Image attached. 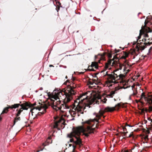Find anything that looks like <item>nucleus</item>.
<instances>
[{
	"label": "nucleus",
	"instance_id": "obj_47",
	"mask_svg": "<svg viewBox=\"0 0 152 152\" xmlns=\"http://www.w3.org/2000/svg\"><path fill=\"white\" fill-rule=\"evenodd\" d=\"M146 39H147H147H148V40H149V38H147Z\"/></svg>",
	"mask_w": 152,
	"mask_h": 152
},
{
	"label": "nucleus",
	"instance_id": "obj_49",
	"mask_svg": "<svg viewBox=\"0 0 152 152\" xmlns=\"http://www.w3.org/2000/svg\"><path fill=\"white\" fill-rule=\"evenodd\" d=\"M65 78H66V79H67V76H66Z\"/></svg>",
	"mask_w": 152,
	"mask_h": 152
},
{
	"label": "nucleus",
	"instance_id": "obj_10",
	"mask_svg": "<svg viewBox=\"0 0 152 152\" xmlns=\"http://www.w3.org/2000/svg\"><path fill=\"white\" fill-rule=\"evenodd\" d=\"M53 98H49L51 101L50 105L51 107L53 108V109L55 110L56 111L58 110H60L61 111H62L63 110H62V107H61L60 105L61 103V101L60 100L57 101L54 103V102L55 100L52 99Z\"/></svg>",
	"mask_w": 152,
	"mask_h": 152
},
{
	"label": "nucleus",
	"instance_id": "obj_18",
	"mask_svg": "<svg viewBox=\"0 0 152 152\" xmlns=\"http://www.w3.org/2000/svg\"><path fill=\"white\" fill-rule=\"evenodd\" d=\"M51 140V137H49L47 140H46V141L47 142V143H48V144H45V143H43L42 144V145L43 146H44V147L45 146L48 145L49 143H50V141H49L50 140ZM52 142V141H51V142H50V143H51ZM44 149V148H42V149L41 150H40V151H42L43 150V149ZM40 151V150H38L37 151V152H39Z\"/></svg>",
	"mask_w": 152,
	"mask_h": 152
},
{
	"label": "nucleus",
	"instance_id": "obj_30",
	"mask_svg": "<svg viewBox=\"0 0 152 152\" xmlns=\"http://www.w3.org/2000/svg\"><path fill=\"white\" fill-rule=\"evenodd\" d=\"M107 101V99L106 98H105L104 97V99H102V101L104 103H106Z\"/></svg>",
	"mask_w": 152,
	"mask_h": 152
},
{
	"label": "nucleus",
	"instance_id": "obj_27",
	"mask_svg": "<svg viewBox=\"0 0 152 152\" xmlns=\"http://www.w3.org/2000/svg\"><path fill=\"white\" fill-rule=\"evenodd\" d=\"M143 138H144V139L145 140V142L146 143H147L148 142V135H146L145 136H144V137H143Z\"/></svg>",
	"mask_w": 152,
	"mask_h": 152
},
{
	"label": "nucleus",
	"instance_id": "obj_37",
	"mask_svg": "<svg viewBox=\"0 0 152 152\" xmlns=\"http://www.w3.org/2000/svg\"><path fill=\"white\" fill-rule=\"evenodd\" d=\"M91 80L94 83H95V82L96 81V80L94 79H92Z\"/></svg>",
	"mask_w": 152,
	"mask_h": 152
},
{
	"label": "nucleus",
	"instance_id": "obj_25",
	"mask_svg": "<svg viewBox=\"0 0 152 152\" xmlns=\"http://www.w3.org/2000/svg\"><path fill=\"white\" fill-rule=\"evenodd\" d=\"M113 53H113V52L112 51L110 53H107V55L108 58H111L112 57V54Z\"/></svg>",
	"mask_w": 152,
	"mask_h": 152
},
{
	"label": "nucleus",
	"instance_id": "obj_50",
	"mask_svg": "<svg viewBox=\"0 0 152 152\" xmlns=\"http://www.w3.org/2000/svg\"><path fill=\"white\" fill-rule=\"evenodd\" d=\"M125 67H124V70L125 71Z\"/></svg>",
	"mask_w": 152,
	"mask_h": 152
},
{
	"label": "nucleus",
	"instance_id": "obj_56",
	"mask_svg": "<svg viewBox=\"0 0 152 152\" xmlns=\"http://www.w3.org/2000/svg\"><path fill=\"white\" fill-rule=\"evenodd\" d=\"M114 99L115 101V100H115V99Z\"/></svg>",
	"mask_w": 152,
	"mask_h": 152
},
{
	"label": "nucleus",
	"instance_id": "obj_15",
	"mask_svg": "<svg viewBox=\"0 0 152 152\" xmlns=\"http://www.w3.org/2000/svg\"><path fill=\"white\" fill-rule=\"evenodd\" d=\"M119 88H118L116 87L115 88V90L114 91H112L110 92V94H107L106 96V97L107 98H113L114 96V95L116 93V91L119 90Z\"/></svg>",
	"mask_w": 152,
	"mask_h": 152
},
{
	"label": "nucleus",
	"instance_id": "obj_53",
	"mask_svg": "<svg viewBox=\"0 0 152 152\" xmlns=\"http://www.w3.org/2000/svg\"><path fill=\"white\" fill-rule=\"evenodd\" d=\"M144 111V109H143L142 110V111Z\"/></svg>",
	"mask_w": 152,
	"mask_h": 152
},
{
	"label": "nucleus",
	"instance_id": "obj_26",
	"mask_svg": "<svg viewBox=\"0 0 152 152\" xmlns=\"http://www.w3.org/2000/svg\"><path fill=\"white\" fill-rule=\"evenodd\" d=\"M141 97H142V98H144V99H145V101L146 100V98H148V97L145 96V92H142V93L141 95Z\"/></svg>",
	"mask_w": 152,
	"mask_h": 152
},
{
	"label": "nucleus",
	"instance_id": "obj_6",
	"mask_svg": "<svg viewBox=\"0 0 152 152\" xmlns=\"http://www.w3.org/2000/svg\"><path fill=\"white\" fill-rule=\"evenodd\" d=\"M26 102L30 104V107L29 108H31L30 112L31 113V114L32 116L33 115V113H34V111L35 109L36 110H38L39 111H41L42 108L44 110L43 111L41 112H39L37 114L38 115H41L46 112V110L48 108V106L44 103L40 104V103L39 102L38 103L39 104V105H38L36 106H34L37 105L36 103L32 104L30 102Z\"/></svg>",
	"mask_w": 152,
	"mask_h": 152
},
{
	"label": "nucleus",
	"instance_id": "obj_41",
	"mask_svg": "<svg viewBox=\"0 0 152 152\" xmlns=\"http://www.w3.org/2000/svg\"><path fill=\"white\" fill-rule=\"evenodd\" d=\"M143 98H142V97H141V98H140V99L139 100V101L141 103H143L142 102H141L140 101L142 100Z\"/></svg>",
	"mask_w": 152,
	"mask_h": 152
},
{
	"label": "nucleus",
	"instance_id": "obj_11",
	"mask_svg": "<svg viewBox=\"0 0 152 152\" xmlns=\"http://www.w3.org/2000/svg\"><path fill=\"white\" fill-rule=\"evenodd\" d=\"M139 44V43H137V44L136 46V48L137 49V51H136V50H134L132 52V55H134V56H136L138 55V52H139V50H143L145 48V45H142V44H143L142 43L140 42V44H139V45H138V44ZM134 58L135 57L134 56L133 58Z\"/></svg>",
	"mask_w": 152,
	"mask_h": 152
},
{
	"label": "nucleus",
	"instance_id": "obj_34",
	"mask_svg": "<svg viewBox=\"0 0 152 152\" xmlns=\"http://www.w3.org/2000/svg\"><path fill=\"white\" fill-rule=\"evenodd\" d=\"M149 111H152V106H150L149 107Z\"/></svg>",
	"mask_w": 152,
	"mask_h": 152
},
{
	"label": "nucleus",
	"instance_id": "obj_42",
	"mask_svg": "<svg viewBox=\"0 0 152 152\" xmlns=\"http://www.w3.org/2000/svg\"><path fill=\"white\" fill-rule=\"evenodd\" d=\"M44 111V110H43V108H42V109H41V111H40V112H42V111Z\"/></svg>",
	"mask_w": 152,
	"mask_h": 152
},
{
	"label": "nucleus",
	"instance_id": "obj_4",
	"mask_svg": "<svg viewBox=\"0 0 152 152\" xmlns=\"http://www.w3.org/2000/svg\"><path fill=\"white\" fill-rule=\"evenodd\" d=\"M123 55L121 57H120V56L118 57V54H117L116 55H115L113 59H109L107 61V62L105 63V65L104 67V69L103 71H104L106 70L107 69H110L111 68L110 67V66H114L117 68L116 70H114L115 72L119 69L121 70L122 69V67L124 66V65L119 62L118 61L119 60V58H120V59H126L128 56L129 54V53L123 51Z\"/></svg>",
	"mask_w": 152,
	"mask_h": 152
},
{
	"label": "nucleus",
	"instance_id": "obj_7",
	"mask_svg": "<svg viewBox=\"0 0 152 152\" xmlns=\"http://www.w3.org/2000/svg\"><path fill=\"white\" fill-rule=\"evenodd\" d=\"M115 110V107H107L105 108L104 111L100 110L99 111L98 113L96 114V117L97 118H94L93 119L90 120L89 121H90L91 122L92 124L93 123H94L95 121L98 122L96 124L95 126V127L96 128H98L99 126L98 123L100 122L99 121V120L101 119V117L102 116H103V118H104V117H105V116H103V114L105 112H113Z\"/></svg>",
	"mask_w": 152,
	"mask_h": 152
},
{
	"label": "nucleus",
	"instance_id": "obj_48",
	"mask_svg": "<svg viewBox=\"0 0 152 152\" xmlns=\"http://www.w3.org/2000/svg\"><path fill=\"white\" fill-rule=\"evenodd\" d=\"M150 118H148V120L150 121Z\"/></svg>",
	"mask_w": 152,
	"mask_h": 152
},
{
	"label": "nucleus",
	"instance_id": "obj_54",
	"mask_svg": "<svg viewBox=\"0 0 152 152\" xmlns=\"http://www.w3.org/2000/svg\"><path fill=\"white\" fill-rule=\"evenodd\" d=\"M125 137H124L123 138V139H125Z\"/></svg>",
	"mask_w": 152,
	"mask_h": 152
},
{
	"label": "nucleus",
	"instance_id": "obj_57",
	"mask_svg": "<svg viewBox=\"0 0 152 152\" xmlns=\"http://www.w3.org/2000/svg\"><path fill=\"white\" fill-rule=\"evenodd\" d=\"M118 68H119V66H118Z\"/></svg>",
	"mask_w": 152,
	"mask_h": 152
},
{
	"label": "nucleus",
	"instance_id": "obj_5",
	"mask_svg": "<svg viewBox=\"0 0 152 152\" xmlns=\"http://www.w3.org/2000/svg\"><path fill=\"white\" fill-rule=\"evenodd\" d=\"M114 71L111 72V74H108V72H106V74L104 75L107 80L106 83H113L114 84L118 83V80H121L120 82L124 83L125 81L124 79L126 77V75L122 74L115 73Z\"/></svg>",
	"mask_w": 152,
	"mask_h": 152
},
{
	"label": "nucleus",
	"instance_id": "obj_40",
	"mask_svg": "<svg viewBox=\"0 0 152 152\" xmlns=\"http://www.w3.org/2000/svg\"><path fill=\"white\" fill-rule=\"evenodd\" d=\"M115 53H117L118 52H119V51H120V50H116V49H115Z\"/></svg>",
	"mask_w": 152,
	"mask_h": 152
},
{
	"label": "nucleus",
	"instance_id": "obj_8",
	"mask_svg": "<svg viewBox=\"0 0 152 152\" xmlns=\"http://www.w3.org/2000/svg\"><path fill=\"white\" fill-rule=\"evenodd\" d=\"M15 104H18V107H16V108H18L19 106L21 107L19 109H17L16 110L17 113L15 114V116H19L23 110H27L30 107V104L25 101L23 102V103H22V102L20 101L19 103L15 104Z\"/></svg>",
	"mask_w": 152,
	"mask_h": 152
},
{
	"label": "nucleus",
	"instance_id": "obj_3",
	"mask_svg": "<svg viewBox=\"0 0 152 152\" xmlns=\"http://www.w3.org/2000/svg\"><path fill=\"white\" fill-rule=\"evenodd\" d=\"M86 96L85 94L80 95L76 100L75 101L73 110H77L78 113L83 114V111L86 112V107L89 108L90 106L93 104L94 101L93 100H89L86 99L87 97L83 98V96Z\"/></svg>",
	"mask_w": 152,
	"mask_h": 152
},
{
	"label": "nucleus",
	"instance_id": "obj_12",
	"mask_svg": "<svg viewBox=\"0 0 152 152\" xmlns=\"http://www.w3.org/2000/svg\"><path fill=\"white\" fill-rule=\"evenodd\" d=\"M93 67L96 69H97L98 67V64L97 62H92L90 66H89L87 71H94L95 70Z\"/></svg>",
	"mask_w": 152,
	"mask_h": 152
},
{
	"label": "nucleus",
	"instance_id": "obj_14",
	"mask_svg": "<svg viewBox=\"0 0 152 152\" xmlns=\"http://www.w3.org/2000/svg\"><path fill=\"white\" fill-rule=\"evenodd\" d=\"M148 24V25H151V27H152V23L151 22L147 21L146 20L145 22V26H143L144 29L147 32H150L152 31L151 29L149 27H147L146 26V25Z\"/></svg>",
	"mask_w": 152,
	"mask_h": 152
},
{
	"label": "nucleus",
	"instance_id": "obj_46",
	"mask_svg": "<svg viewBox=\"0 0 152 152\" xmlns=\"http://www.w3.org/2000/svg\"><path fill=\"white\" fill-rule=\"evenodd\" d=\"M2 120V118L1 116H0V120Z\"/></svg>",
	"mask_w": 152,
	"mask_h": 152
},
{
	"label": "nucleus",
	"instance_id": "obj_21",
	"mask_svg": "<svg viewBox=\"0 0 152 152\" xmlns=\"http://www.w3.org/2000/svg\"><path fill=\"white\" fill-rule=\"evenodd\" d=\"M72 110L70 112L71 114L72 115H75L77 113L78 114V116H79L80 115L79 114H80V113H78L77 111V110Z\"/></svg>",
	"mask_w": 152,
	"mask_h": 152
},
{
	"label": "nucleus",
	"instance_id": "obj_55",
	"mask_svg": "<svg viewBox=\"0 0 152 152\" xmlns=\"http://www.w3.org/2000/svg\"><path fill=\"white\" fill-rule=\"evenodd\" d=\"M146 57V56H145L144 57Z\"/></svg>",
	"mask_w": 152,
	"mask_h": 152
},
{
	"label": "nucleus",
	"instance_id": "obj_58",
	"mask_svg": "<svg viewBox=\"0 0 152 152\" xmlns=\"http://www.w3.org/2000/svg\"><path fill=\"white\" fill-rule=\"evenodd\" d=\"M125 62H126V61H125Z\"/></svg>",
	"mask_w": 152,
	"mask_h": 152
},
{
	"label": "nucleus",
	"instance_id": "obj_23",
	"mask_svg": "<svg viewBox=\"0 0 152 152\" xmlns=\"http://www.w3.org/2000/svg\"><path fill=\"white\" fill-rule=\"evenodd\" d=\"M121 106V103H118L116 104L114 107H115V109L117 110H118L119 108Z\"/></svg>",
	"mask_w": 152,
	"mask_h": 152
},
{
	"label": "nucleus",
	"instance_id": "obj_20",
	"mask_svg": "<svg viewBox=\"0 0 152 152\" xmlns=\"http://www.w3.org/2000/svg\"><path fill=\"white\" fill-rule=\"evenodd\" d=\"M145 102H147L150 105L152 104V98L151 97V98H146Z\"/></svg>",
	"mask_w": 152,
	"mask_h": 152
},
{
	"label": "nucleus",
	"instance_id": "obj_2",
	"mask_svg": "<svg viewBox=\"0 0 152 152\" xmlns=\"http://www.w3.org/2000/svg\"><path fill=\"white\" fill-rule=\"evenodd\" d=\"M84 124L88 125L86 128L83 126H79L73 129L72 131L67 135L68 137L70 138L69 142H73L75 145H78L80 146L82 145V140L80 136L81 133L82 132L86 137H88L90 134L94 133L96 131L95 128H92L94 124L92 123L89 120L86 121Z\"/></svg>",
	"mask_w": 152,
	"mask_h": 152
},
{
	"label": "nucleus",
	"instance_id": "obj_29",
	"mask_svg": "<svg viewBox=\"0 0 152 152\" xmlns=\"http://www.w3.org/2000/svg\"><path fill=\"white\" fill-rule=\"evenodd\" d=\"M58 126V123L57 122H56L55 123L54 125L53 126L54 128H57Z\"/></svg>",
	"mask_w": 152,
	"mask_h": 152
},
{
	"label": "nucleus",
	"instance_id": "obj_44",
	"mask_svg": "<svg viewBox=\"0 0 152 152\" xmlns=\"http://www.w3.org/2000/svg\"><path fill=\"white\" fill-rule=\"evenodd\" d=\"M148 96V97H150L152 98V95H149Z\"/></svg>",
	"mask_w": 152,
	"mask_h": 152
},
{
	"label": "nucleus",
	"instance_id": "obj_32",
	"mask_svg": "<svg viewBox=\"0 0 152 152\" xmlns=\"http://www.w3.org/2000/svg\"><path fill=\"white\" fill-rule=\"evenodd\" d=\"M137 90H136L135 91H134L133 93L132 94L131 96H134L137 94Z\"/></svg>",
	"mask_w": 152,
	"mask_h": 152
},
{
	"label": "nucleus",
	"instance_id": "obj_39",
	"mask_svg": "<svg viewBox=\"0 0 152 152\" xmlns=\"http://www.w3.org/2000/svg\"><path fill=\"white\" fill-rule=\"evenodd\" d=\"M151 49H152V47H151L150 49H149V52H148V53L147 54H149V53H150V52H151Z\"/></svg>",
	"mask_w": 152,
	"mask_h": 152
},
{
	"label": "nucleus",
	"instance_id": "obj_31",
	"mask_svg": "<svg viewBox=\"0 0 152 152\" xmlns=\"http://www.w3.org/2000/svg\"><path fill=\"white\" fill-rule=\"evenodd\" d=\"M128 132H121L120 133L121 134H124V136H125L126 135V134L128 133Z\"/></svg>",
	"mask_w": 152,
	"mask_h": 152
},
{
	"label": "nucleus",
	"instance_id": "obj_33",
	"mask_svg": "<svg viewBox=\"0 0 152 152\" xmlns=\"http://www.w3.org/2000/svg\"><path fill=\"white\" fill-rule=\"evenodd\" d=\"M94 83L93 82L89 80L88 82V84H90L91 85H93L94 84Z\"/></svg>",
	"mask_w": 152,
	"mask_h": 152
},
{
	"label": "nucleus",
	"instance_id": "obj_17",
	"mask_svg": "<svg viewBox=\"0 0 152 152\" xmlns=\"http://www.w3.org/2000/svg\"><path fill=\"white\" fill-rule=\"evenodd\" d=\"M69 6V3L68 1H64L63 4V7L65 8L66 9L68 8Z\"/></svg>",
	"mask_w": 152,
	"mask_h": 152
},
{
	"label": "nucleus",
	"instance_id": "obj_45",
	"mask_svg": "<svg viewBox=\"0 0 152 152\" xmlns=\"http://www.w3.org/2000/svg\"><path fill=\"white\" fill-rule=\"evenodd\" d=\"M150 121H151V122L152 123V119H151V118H150Z\"/></svg>",
	"mask_w": 152,
	"mask_h": 152
},
{
	"label": "nucleus",
	"instance_id": "obj_22",
	"mask_svg": "<svg viewBox=\"0 0 152 152\" xmlns=\"http://www.w3.org/2000/svg\"><path fill=\"white\" fill-rule=\"evenodd\" d=\"M56 4L57 6L58 7V10H57V11H58V10H59L60 7H63V5L61 6V3L59 1L57 2Z\"/></svg>",
	"mask_w": 152,
	"mask_h": 152
},
{
	"label": "nucleus",
	"instance_id": "obj_36",
	"mask_svg": "<svg viewBox=\"0 0 152 152\" xmlns=\"http://www.w3.org/2000/svg\"><path fill=\"white\" fill-rule=\"evenodd\" d=\"M126 126H123L122 127V129H123V130L124 132L125 131H126L127 130V129H126V128L125 127Z\"/></svg>",
	"mask_w": 152,
	"mask_h": 152
},
{
	"label": "nucleus",
	"instance_id": "obj_16",
	"mask_svg": "<svg viewBox=\"0 0 152 152\" xmlns=\"http://www.w3.org/2000/svg\"><path fill=\"white\" fill-rule=\"evenodd\" d=\"M63 102L64 104H61V107H62L61 110H63L62 112L64 111V109H68L69 108V107L66 104L67 102Z\"/></svg>",
	"mask_w": 152,
	"mask_h": 152
},
{
	"label": "nucleus",
	"instance_id": "obj_24",
	"mask_svg": "<svg viewBox=\"0 0 152 152\" xmlns=\"http://www.w3.org/2000/svg\"><path fill=\"white\" fill-rule=\"evenodd\" d=\"M106 54V53H104L102 54H101L100 56V58L101 60H105V56Z\"/></svg>",
	"mask_w": 152,
	"mask_h": 152
},
{
	"label": "nucleus",
	"instance_id": "obj_9",
	"mask_svg": "<svg viewBox=\"0 0 152 152\" xmlns=\"http://www.w3.org/2000/svg\"><path fill=\"white\" fill-rule=\"evenodd\" d=\"M142 29L140 30V35L138 37L137 41H138V39H139L140 38L141 35L143 34L144 35V37H145V38L143 39L142 40V41L144 42V43H143V45H145V46L146 45H150L151 44H152V43L151 42H146V41L148 42L147 41L146 38L148 37V35L147 34V33L148 32H147L146 30L144 29L143 26H142Z\"/></svg>",
	"mask_w": 152,
	"mask_h": 152
},
{
	"label": "nucleus",
	"instance_id": "obj_1",
	"mask_svg": "<svg viewBox=\"0 0 152 152\" xmlns=\"http://www.w3.org/2000/svg\"><path fill=\"white\" fill-rule=\"evenodd\" d=\"M67 85V87L62 90L56 91L51 93L49 92L48 93L49 98H52L57 100V99H61L64 102H68L72 99V96L75 95L77 92L75 89L77 86L75 83L69 80L67 81L64 83Z\"/></svg>",
	"mask_w": 152,
	"mask_h": 152
},
{
	"label": "nucleus",
	"instance_id": "obj_28",
	"mask_svg": "<svg viewBox=\"0 0 152 152\" xmlns=\"http://www.w3.org/2000/svg\"><path fill=\"white\" fill-rule=\"evenodd\" d=\"M69 146H70V147L72 146V147L73 148V152H74L75 151V149L76 148V146L74 145H72V144H69Z\"/></svg>",
	"mask_w": 152,
	"mask_h": 152
},
{
	"label": "nucleus",
	"instance_id": "obj_52",
	"mask_svg": "<svg viewBox=\"0 0 152 152\" xmlns=\"http://www.w3.org/2000/svg\"><path fill=\"white\" fill-rule=\"evenodd\" d=\"M136 43V42H135L134 43V45Z\"/></svg>",
	"mask_w": 152,
	"mask_h": 152
},
{
	"label": "nucleus",
	"instance_id": "obj_35",
	"mask_svg": "<svg viewBox=\"0 0 152 152\" xmlns=\"http://www.w3.org/2000/svg\"><path fill=\"white\" fill-rule=\"evenodd\" d=\"M133 132H132L131 134H130L129 136L128 137H133Z\"/></svg>",
	"mask_w": 152,
	"mask_h": 152
},
{
	"label": "nucleus",
	"instance_id": "obj_19",
	"mask_svg": "<svg viewBox=\"0 0 152 152\" xmlns=\"http://www.w3.org/2000/svg\"><path fill=\"white\" fill-rule=\"evenodd\" d=\"M20 120L21 118L19 116H16L15 118L13 121V126L15 124V123L18 121H20Z\"/></svg>",
	"mask_w": 152,
	"mask_h": 152
},
{
	"label": "nucleus",
	"instance_id": "obj_43",
	"mask_svg": "<svg viewBox=\"0 0 152 152\" xmlns=\"http://www.w3.org/2000/svg\"><path fill=\"white\" fill-rule=\"evenodd\" d=\"M49 67H54V66L53 65H49Z\"/></svg>",
	"mask_w": 152,
	"mask_h": 152
},
{
	"label": "nucleus",
	"instance_id": "obj_13",
	"mask_svg": "<svg viewBox=\"0 0 152 152\" xmlns=\"http://www.w3.org/2000/svg\"><path fill=\"white\" fill-rule=\"evenodd\" d=\"M8 107H5L3 110L2 113L1 114V115L2 114H3L4 113H7L9 111V109L10 108L13 109H16V107H17L18 106V104H15V105H8Z\"/></svg>",
	"mask_w": 152,
	"mask_h": 152
},
{
	"label": "nucleus",
	"instance_id": "obj_38",
	"mask_svg": "<svg viewBox=\"0 0 152 152\" xmlns=\"http://www.w3.org/2000/svg\"><path fill=\"white\" fill-rule=\"evenodd\" d=\"M129 126V127H132V126H131L130 125H129V124H126L125 125V126Z\"/></svg>",
	"mask_w": 152,
	"mask_h": 152
},
{
	"label": "nucleus",
	"instance_id": "obj_51",
	"mask_svg": "<svg viewBox=\"0 0 152 152\" xmlns=\"http://www.w3.org/2000/svg\"><path fill=\"white\" fill-rule=\"evenodd\" d=\"M134 152H137V150H136V151H134Z\"/></svg>",
	"mask_w": 152,
	"mask_h": 152
}]
</instances>
